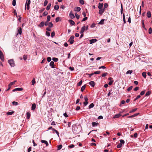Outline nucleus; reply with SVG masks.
Masks as SVG:
<instances>
[{
    "label": "nucleus",
    "mask_w": 152,
    "mask_h": 152,
    "mask_svg": "<svg viewBox=\"0 0 152 152\" xmlns=\"http://www.w3.org/2000/svg\"><path fill=\"white\" fill-rule=\"evenodd\" d=\"M75 147L74 145L73 144L70 145H69V148H72Z\"/></svg>",
    "instance_id": "nucleus-64"
},
{
    "label": "nucleus",
    "mask_w": 152,
    "mask_h": 152,
    "mask_svg": "<svg viewBox=\"0 0 152 152\" xmlns=\"http://www.w3.org/2000/svg\"><path fill=\"white\" fill-rule=\"evenodd\" d=\"M69 22L70 23V24L71 25H74L75 24V23L72 20H69Z\"/></svg>",
    "instance_id": "nucleus-12"
},
{
    "label": "nucleus",
    "mask_w": 152,
    "mask_h": 152,
    "mask_svg": "<svg viewBox=\"0 0 152 152\" xmlns=\"http://www.w3.org/2000/svg\"><path fill=\"white\" fill-rule=\"evenodd\" d=\"M45 25V23L44 22L42 21V22L38 26L39 27H43Z\"/></svg>",
    "instance_id": "nucleus-19"
},
{
    "label": "nucleus",
    "mask_w": 152,
    "mask_h": 152,
    "mask_svg": "<svg viewBox=\"0 0 152 152\" xmlns=\"http://www.w3.org/2000/svg\"><path fill=\"white\" fill-rule=\"evenodd\" d=\"M47 61L48 62H50L51 60V58L50 57H48L47 58Z\"/></svg>",
    "instance_id": "nucleus-55"
},
{
    "label": "nucleus",
    "mask_w": 152,
    "mask_h": 152,
    "mask_svg": "<svg viewBox=\"0 0 152 152\" xmlns=\"http://www.w3.org/2000/svg\"><path fill=\"white\" fill-rule=\"evenodd\" d=\"M133 71L132 70H128V71L126 72V74H132V72Z\"/></svg>",
    "instance_id": "nucleus-33"
},
{
    "label": "nucleus",
    "mask_w": 152,
    "mask_h": 152,
    "mask_svg": "<svg viewBox=\"0 0 152 152\" xmlns=\"http://www.w3.org/2000/svg\"><path fill=\"white\" fill-rule=\"evenodd\" d=\"M51 5V3H49L48 4V5L47 7V8H46V10H49L50 9Z\"/></svg>",
    "instance_id": "nucleus-24"
},
{
    "label": "nucleus",
    "mask_w": 152,
    "mask_h": 152,
    "mask_svg": "<svg viewBox=\"0 0 152 152\" xmlns=\"http://www.w3.org/2000/svg\"><path fill=\"white\" fill-rule=\"evenodd\" d=\"M86 87V85H85L82 86V87L81 88V91L83 92L85 89Z\"/></svg>",
    "instance_id": "nucleus-29"
},
{
    "label": "nucleus",
    "mask_w": 152,
    "mask_h": 152,
    "mask_svg": "<svg viewBox=\"0 0 152 152\" xmlns=\"http://www.w3.org/2000/svg\"><path fill=\"white\" fill-rule=\"evenodd\" d=\"M48 14V12L46 11H45L43 14V16H45L47 15Z\"/></svg>",
    "instance_id": "nucleus-53"
},
{
    "label": "nucleus",
    "mask_w": 152,
    "mask_h": 152,
    "mask_svg": "<svg viewBox=\"0 0 152 152\" xmlns=\"http://www.w3.org/2000/svg\"><path fill=\"white\" fill-rule=\"evenodd\" d=\"M79 2L80 4H82V5L84 4V1L83 0H80Z\"/></svg>",
    "instance_id": "nucleus-45"
},
{
    "label": "nucleus",
    "mask_w": 152,
    "mask_h": 152,
    "mask_svg": "<svg viewBox=\"0 0 152 152\" xmlns=\"http://www.w3.org/2000/svg\"><path fill=\"white\" fill-rule=\"evenodd\" d=\"M84 99L85 102H83V104L85 106H86L87 105L88 103V98L87 96V95H85L84 96Z\"/></svg>",
    "instance_id": "nucleus-4"
},
{
    "label": "nucleus",
    "mask_w": 152,
    "mask_h": 152,
    "mask_svg": "<svg viewBox=\"0 0 152 152\" xmlns=\"http://www.w3.org/2000/svg\"><path fill=\"white\" fill-rule=\"evenodd\" d=\"M142 75L145 78L146 77V72H143L142 74Z\"/></svg>",
    "instance_id": "nucleus-27"
},
{
    "label": "nucleus",
    "mask_w": 152,
    "mask_h": 152,
    "mask_svg": "<svg viewBox=\"0 0 152 152\" xmlns=\"http://www.w3.org/2000/svg\"><path fill=\"white\" fill-rule=\"evenodd\" d=\"M120 141L121 142L120 143H121L122 144H124V143H125V142L123 140H120Z\"/></svg>",
    "instance_id": "nucleus-54"
},
{
    "label": "nucleus",
    "mask_w": 152,
    "mask_h": 152,
    "mask_svg": "<svg viewBox=\"0 0 152 152\" xmlns=\"http://www.w3.org/2000/svg\"><path fill=\"white\" fill-rule=\"evenodd\" d=\"M46 34L48 37L50 36V33L47 31H46Z\"/></svg>",
    "instance_id": "nucleus-57"
},
{
    "label": "nucleus",
    "mask_w": 152,
    "mask_h": 152,
    "mask_svg": "<svg viewBox=\"0 0 152 152\" xmlns=\"http://www.w3.org/2000/svg\"><path fill=\"white\" fill-rule=\"evenodd\" d=\"M147 16L148 18H150L151 17V14L150 11H148L147 13Z\"/></svg>",
    "instance_id": "nucleus-22"
},
{
    "label": "nucleus",
    "mask_w": 152,
    "mask_h": 152,
    "mask_svg": "<svg viewBox=\"0 0 152 152\" xmlns=\"http://www.w3.org/2000/svg\"><path fill=\"white\" fill-rule=\"evenodd\" d=\"M41 142L42 143H45V144L46 145V146H48V142L46 140H42L41 141Z\"/></svg>",
    "instance_id": "nucleus-16"
},
{
    "label": "nucleus",
    "mask_w": 152,
    "mask_h": 152,
    "mask_svg": "<svg viewBox=\"0 0 152 152\" xmlns=\"http://www.w3.org/2000/svg\"><path fill=\"white\" fill-rule=\"evenodd\" d=\"M50 66H51V67L53 68H55V67L54 66V62L53 61H51L50 64Z\"/></svg>",
    "instance_id": "nucleus-13"
},
{
    "label": "nucleus",
    "mask_w": 152,
    "mask_h": 152,
    "mask_svg": "<svg viewBox=\"0 0 152 152\" xmlns=\"http://www.w3.org/2000/svg\"><path fill=\"white\" fill-rule=\"evenodd\" d=\"M16 2L15 0H13L12 1V5L13 6H15L16 5Z\"/></svg>",
    "instance_id": "nucleus-50"
},
{
    "label": "nucleus",
    "mask_w": 152,
    "mask_h": 152,
    "mask_svg": "<svg viewBox=\"0 0 152 152\" xmlns=\"http://www.w3.org/2000/svg\"><path fill=\"white\" fill-rule=\"evenodd\" d=\"M86 27L85 26H83L81 28V31H80V33L82 34L83 33L86 29Z\"/></svg>",
    "instance_id": "nucleus-7"
},
{
    "label": "nucleus",
    "mask_w": 152,
    "mask_h": 152,
    "mask_svg": "<svg viewBox=\"0 0 152 152\" xmlns=\"http://www.w3.org/2000/svg\"><path fill=\"white\" fill-rule=\"evenodd\" d=\"M145 90H144L142 91L140 93V95L142 96L145 93Z\"/></svg>",
    "instance_id": "nucleus-37"
},
{
    "label": "nucleus",
    "mask_w": 152,
    "mask_h": 152,
    "mask_svg": "<svg viewBox=\"0 0 152 152\" xmlns=\"http://www.w3.org/2000/svg\"><path fill=\"white\" fill-rule=\"evenodd\" d=\"M31 82L32 83V85H34L36 82L35 78H34L33 79Z\"/></svg>",
    "instance_id": "nucleus-41"
},
{
    "label": "nucleus",
    "mask_w": 152,
    "mask_h": 152,
    "mask_svg": "<svg viewBox=\"0 0 152 152\" xmlns=\"http://www.w3.org/2000/svg\"><path fill=\"white\" fill-rule=\"evenodd\" d=\"M122 145L121 143H119L118 144L117 146V147L118 148H120L121 147H122Z\"/></svg>",
    "instance_id": "nucleus-35"
},
{
    "label": "nucleus",
    "mask_w": 152,
    "mask_h": 152,
    "mask_svg": "<svg viewBox=\"0 0 152 152\" xmlns=\"http://www.w3.org/2000/svg\"><path fill=\"white\" fill-rule=\"evenodd\" d=\"M152 32V29L151 27L150 28H149V30H148V33L149 34H151Z\"/></svg>",
    "instance_id": "nucleus-46"
},
{
    "label": "nucleus",
    "mask_w": 152,
    "mask_h": 152,
    "mask_svg": "<svg viewBox=\"0 0 152 152\" xmlns=\"http://www.w3.org/2000/svg\"><path fill=\"white\" fill-rule=\"evenodd\" d=\"M104 11V9H100L99 11V13L100 15H102Z\"/></svg>",
    "instance_id": "nucleus-10"
},
{
    "label": "nucleus",
    "mask_w": 152,
    "mask_h": 152,
    "mask_svg": "<svg viewBox=\"0 0 152 152\" xmlns=\"http://www.w3.org/2000/svg\"><path fill=\"white\" fill-rule=\"evenodd\" d=\"M8 62L11 67H14L15 66L14 61L13 59L8 60Z\"/></svg>",
    "instance_id": "nucleus-2"
},
{
    "label": "nucleus",
    "mask_w": 152,
    "mask_h": 152,
    "mask_svg": "<svg viewBox=\"0 0 152 152\" xmlns=\"http://www.w3.org/2000/svg\"><path fill=\"white\" fill-rule=\"evenodd\" d=\"M27 56L26 55H24L23 56V59L25 60H26L27 59Z\"/></svg>",
    "instance_id": "nucleus-63"
},
{
    "label": "nucleus",
    "mask_w": 152,
    "mask_h": 152,
    "mask_svg": "<svg viewBox=\"0 0 152 152\" xmlns=\"http://www.w3.org/2000/svg\"><path fill=\"white\" fill-rule=\"evenodd\" d=\"M104 19H102L101 20L100 22L99 23V24H102L104 23Z\"/></svg>",
    "instance_id": "nucleus-39"
},
{
    "label": "nucleus",
    "mask_w": 152,
    "mask_h": 152,
    "mask_svg": "<svg viewBox=\"0 0 152 152\" xmlns=\"http://www.w3.org/2000/svg\"><path fill=\"white\" fill-rule=\"evenodd\" d=\"M69 15L71 19H73L75 18V16L72 11L70 12Z\"/></svg>",
    "instance_id": "nucleus-8"
},
{
    "label": "nucleus",
    "mask_w": 152,
    "mask_h": 152,
    "mask_svg": "<svg viewBox=\"0 0 152 152\" xmlns=\"http://www.w3.org/2000/svg\"><path fill=\"white\" fill-rule=\"evenodd\" d=\"M108 74L107 73H103L102 74V77H104L106 76Z\"/></svg>",
    "instance_id": "nucleus-47"
},
{
    "label": "nucleus",
    "mask_w": 152,
    "mask_h": 152,
    "mask_svg": "<svg viewBox=\"0 0 152 152\" xmlns=\"http://www.w3.org/2000/svg\"><path fill=\"white\" fill-rule=\"evenodd\" d=\"M132 88L133 86H130V87H129L127 88V91H129L132 89Z\"/></svg>",
    "instance_id": "nucleus-52"
},
{
    "label": "nucleus",
    "mask_w": 152,
    "mask_h": 152,
    "mask_svg": "<svg viewBox=\"0 0 152 152\" xmlns=\"http://www.w3.org/2000/svg\"><path fill=\"white\" fill-rule=\"evenodd\" d=\"M95 26V24L94 23H92L91 25V28H94Z\"/></svg>",
    "instance_id": "nucleus-62"
},
{
    "label": "nucleus",
    "mask_w": 152,
    "mask_h": 152,
    "mask_svg": "<svg viewBox=\"0 0 152 152\" xmlns=\"http://www.w3.org/2000/svg\"><path fill=\"white\" fill-rule=\"evenodd\" d=\"M137 110V108H134L133 110H132L131 111L129 112V113H132V112H134L135 111Z\"/></svg>",
    "instance_id": "nucleus-43"
},
{
    "label": "nucleus",
    "mask_w": 152,
    "mask_h": 152,
    "mask_svg": "<svg viewBox=\"0 0 152 152\" xmlns=\"http://www.w3.org/2000/svg\"><path fill=\"white\" fill-rule=\"evenodd\" d=\"M100 73V72L99 71L94 72V74H99Z\"/></svg>",
    "instance_id": "nucleus-60"
},
{
    "label": "nucleus",
    "mask_w": 152,
    "mask_h": 152,
    "mask_svg": "<svg viewBox=\"0 0 152 152\" xmlns=\"http://www.w3.org/2000/svg\"><path fill=\"white\" fill-rule=\"evenodd\" d=\"M31 3V1L30 0H28H28H27L26 2V3L25 6V9L26 8V7L27 6V10H29L30 9V5Z\"/></svg>",
    "instance_id": "nucleus-1"
},
{
    "label": "nucleus",
    "mask_w": 152,
    "mask_h": 152,
    "mask_svg": "<svg viewBox=\"0 0 152 152\" xmlns=\"http://www.w3.org/2000/svg\"><path fill=\"white\" fill-rule=\"evenodd\" d=\"M52 130L53 131V133H54L55 132L58 135V137L59 136V132L57 130L54 129H52Z\"/></svg>",
    "instance_id": "nucleus-17"
},
{
    "label": "nucleus",
    "mask_w": 152,
    "mask_h": 152,
    "mask_svg": "<svg viewBox=\"0 0 152 152\" xmlns=\"http://www.w3.org/2000/svg\"><path fill=\"white\" fill-rule=\"evenodd\" d=\"M92 126L93 127L95 126H97L99 125V123H98L96 122H92Z\"/></svg>",
    "instance_id": "nucleus-21"
},
{
    "label": "nucleus",
    "mask_w": 152,
    "mask_h": 152,
    "mask_svg": "<svg viewBox=\"0 0 152 152\" xmlns=\"http://www.w3.org/2000/svg\"><path fill=\"white\" fill-rule=\"evenodd\" d=\"M36 104H35L34 103L32 104V106L31 107V110H34L36 108Z\"/></svg>",
    "instance_id": "nucleus-23"
},
{
    "label": "nucleus",
    "mask_w": 152,
    "mask_h": 152,
    "mask_svg": "<svg viewBox=\"0 0 152 152\" xmlns=\"http://www.w3.org/2000/svg\"><path fill=\"white\" fill-rule=\"evenodd\" d=\"M60 20V18L59 17H57L56 19V22H58Z\"/></svg>",
    "instance_id": "nucleus-56"
},
{
    "label": "nucleus",
    "mask_w": 152,
    "mask_h": 152,
    "mask_svg": "<svg viewBox=\"0 0 152 152\" xmlns=\"http://www.w3.org/2000/svg\"><path fill=\"white\" fill-rule=\"evenodd\" d=\"M89 84L92 87H94L95 86V83L94 81H91L89 82Z\"/></svg>",
    "instance_id": "nucleus-15"
},
{
    "label": "nucleus",
    "mask_w": 152,
    "mask_h": 152,
    "mask_svg": "<svg viewBox=\"0 0 152 152\" xmlns=\"http://www.w3.org/2000/svg\"><path fill=\"white\" fill-rule=\"evenodd\" d=\"M59 8V7L58 5H55L54 7V9L56 10H58Z\"/></svg>",
    "instance_id": "nucleus-30"
},
{
    "label": "nucleus",
    "mask_w": 152,
    "mask_h": 152,
    "mask_svg": "<svg viewBox=\"0 0 152 152\" xmlns=\"http://www.w3.org/2000/svg\"><path fill=\"white\" fill-rule=\"evenodd\" d=\"M57 150H59L61 149L62 147V145H59L57 146Z\"/></svg>",
    "instance_id": "nucleus-26"
},
{
    "label": "nucleus",
    "mask_w": 152,
    "mask_h": 152,
    "mask_svg": "<svg viewBox=\"0 0 152 152\" xmlns=\"http://www.w3.org/2000/svg\"><path fill=\"white\" fill-rule=\"evenodd\" d=\"M75 15L77 19H78L80 18V15L77 14V13H75Z\"/></svg>",
    "instance_id": "nucleus-36"
},
{
    "label": "nucleus",
    "mask_w": 152,
    "mask_h": 152,
    "mask_svg": "<svg viewBox=\"0 0 152 152\" xmlns=\"http://www.w3.org/2000/svg\"><path fill=\"white\" fill-rule=\"evenodd\" d=\"M97 40L96 39H93L90 40V44H92L97 41Z\"/></svg>",
    "instance_id": "nucleus-14"
},
{
    "label": "nucleus",
    "mask_w": 152,
    "mask_h": 152,
    "mask_svg": "<svg viewBox=\"0 0 152 152\" xmlns=\"http://www.w3.org/2000/svg\"><path fill=\"white\" fill-rule=\"evenodd\" d=\"M50 15H48L47 16V21H49L50 19Z\"/></svg>",
    "instance_id": "nucleus-49"
},
{
    "label": "nucleus",
    "mask_w": 152,
    "mask_h": 152,
    "mask_svg": "<svg viewBox=\"0 0 152 152\" xmlns=\"http://www.w3.org/2000/svg\"><path fill=\"white\" fill-rule=\"evenodd\" d=\"M55 35V33L54 31H53L51 34V37H53Z\"/></svg>",
    "instance_id": "nucleus-59"
},
{
    "label": "nucleus",
    "mask_w": 152,
    "mask_h": 152,
    "mask_svg": "<svg viewBox=\"0 0 152 152\" xmlns=\"http://www.w3.org/2000/svg\"><path fill=\"white\" fill-rule=\"evenodd\" d=\"M23 88H15L12 90L13 92H15L16 91H21L23 90Z\"/></svg>",
    "instance_id": "nucleus-9"
},
{
    "label": "nucleus",
    "mask_w": 152,
    "mask_h": 152,
    "mask_svg": "<svg viewBox=\"0 0 152 152\" xmlns=\"http://www.w3.org/2000/svg\"><path fill=\"white\" fill-rule=\"evenodd\" d=\"M103 3H99V4L98 8L99 9H100L102 8L103 6Z\"/></svg>",
    "instance_id": "nucleus-18"
},
{
    "label": "nucleus",
    "mask_w": 152,
    "mask_h": 152,
    "mask_svg": "<svg viewBox=\"0 0 152 152\" xmlns=\"http://www.w3.org/2000/svg\"><path fill=\"white\" fill-rule=\"evenodd\" d=\"M30 117V113L28 112L26 113V118L27 119H29Z\"/></svg>",
    "instance_id": "nucleus-28"
},
{
    "label": "nucleus",
    "mask_w": 152,
    "mask_h": 152,
    "mask_svg": "<svg viewBox=\"0 0 152 152\" xmlns=\"http://www.w3.org/2000/svg\"><path fill=\"white\" fill-rule=\"evenodd\" d=\"M151 94V92L150 91H148L145 94V96H148L149 95Z\"/></svg>",
    "instance_id": "nucleus-32"
},
{
    "label": "nucleus",
    "mask_w": 152,
    "mask_h": 152,
    "mask_svg": "<svg viewBox=\"0 0 152 152\" xmlns=\"http://www.w3.org/2000/svg\"><path fill=\"white\" fill-rule=\"evenodd\" d=\"M107 6H108L107 4V3H105L104 4V9L106 8H107Z\"/></svg>",
    "instance_id": "nucleus-58"
},
{
    "label": "nucleus",
    "mask_w": 152,
    "mask_h": 152,
    "mask_svg": "<svg viewBox=\"0 0 152 152\" xmlns=\"http://www.w3.org/2000/svg\"><path fill=\"white\" fill-rule=\"evenodd\" d=\"M48 3V1L47 0H45V1L44 4V6H45L47 5Z\"/></svg>",
    "instance_id": "nucleus-42"
},
{
    "label": "nucleus",
    "mask_w": 152,
    "mask_h": 152,
    "mask_svg": "<svg viewBox=\"0 0 152 152\" xmlns=\"http://www.w3.org/2000/svg\"><path fill=\"white\" fill-rule=\"evenodd\" d=\"M53 24L52 23V22H50L48 24V26L49 27L51 28L53 27Z\"/></svg>",
    "instance_id": "nucleus-31"
},
{
    "label": "nucleus",
    "mask_w": 152,
    "mask_h": 152,
    "mask_svg": "<svg viewBox=\"0 0 152 152\" xmlns=\"http://www.w3.org/2000/svg\"><path fill=\"white\" fill-rule=\"evenodd\" d=\"M74 38L75 37L74 36L72 35L71 36L68 42H69L71 44H73L74 42Z\"/></svg>",
    "instance_id": "nucleus-3"
},
{
    "label": "nucleus",
    "mask_w": 152,
    "mask_h": 152,
    "mask_svg": "<svg viewBox=\"0 0 152 152\" xmlns=\"http://www.w3.org/2000/svg\"><path fill=\"white\" fill-rule=\"evenodd\" d=\"M52 59L55 62H57L58 60V58H53Z\"/></svg>",
    "instance_id": "nucleus-38"
},
{
    "label": "nucleus",
    "mask_w": 152,
    "mask_h": 152,
    "mask_svg": "<svg viewBox=\"0 0 152 152\" xmlns=\"http://www.w3.org/2000/svg\"><path fill=\"white\" fill-rule=\"evenodd\" d=\"M82 83V80H80L78 83L77 84V85L78 86H80L81 85Z\"/></svg>",
    "instance_id": "nucleus-48"
},
{
    "label": "nucleus",
    "mask_w": 152,
    "mask_h": 152,
    "mask_svg": "<svg viewBox=\"0 0 152 152\" xmlns=\"http://www.w3.org/2000/svg\"><path fill=\"white\" fill-rule=\"evenodd\" d=\"M18 29V34H20L21 35L22 34V29L21 27H18L17 28Z\"/></svg>",
    "instance_id": "nucleus-6"
},
{
    "label": "nucleus",
    "mask_w": 152,
    "mask_h": 152,
    "mask_svg": "<svg viewBox=\"0 0 152 152\" xmlns=\"http://www.w3.org/2000/svg\"><path fill=\"white\" fill-rule=\"evenodd\" d=\"M94 106V104L93 103H92L91 104L88 106V108L89 109H90L91 108L93 107Z\"/></svg>",
    "instance_id": "nucleus-25"
},
{
    "label": "nucleus",
    "mask_w": 152,
    "mask_h": 152,
    "mask_svg": "<svg viewBox=\"0 0 152 152\" xmlns=\"http://www.w3.org/2000/svg\"><path fill=\"white\" fill-rule=\"evenodd\" d=\"M12 104L15 106L17 105L18 104V103L17 102L14 101L13 102H12Z\"/></svg>",
    "instance_id": "nucleus-44"
},
{
    "label": "nucleus",
    "mask_w": 152,
    "mask_h": 152,
    "mask_svg": "<svg viewBox=\"0 0 152 152\" xmlns=\"http://www.w3.org/2000/svg\"><path fill=\"white\" fill-rule=\"evenodd\" d=\"M13 113V111L8 112L7 113V115H12Z\"/></svg>",
    "instance_id": "nucleus-34"
},
{
    "label": "nucleus",
    "mask_w": 152,
    "mask_h": 152,
    "mask_svg": "<svg viewBox=\"0 0 152 152\" xmlns=\"http://www.w3.org/2000/svg\"><path fill=\"white\" fill-rule=\"evenodd\" d=\"M139 114V113L134 114L133 115H132V118L135 117L138 115Z\"/></svg>",
    "instance_id": "nucleus-40"
},
{
    "label": "nucleus",
    "mask_w": 152,
    "mask_h": 152,
    "mask_svg": "<svg viewBox=\"0 0 152 152\" xmlns=\"http://www.w3.org/2000/svg\"><path fill=\"white\" fill-rule=\"evenodd\" d=\"M113 80H110L109 82L108 83V84L109 85H111L112 83H113Z\"/></svg>",
    "instance_id": "nucleus-61"
},
{
    "label": "nucleus",
    "mask_w": 152,
    "mask_h": 152,
    "mask_svg": "<svg viewBox=\"0 0 152 152\" xmlns=\"http://www.w3.org/2000/svg\"><path fill=\"white\" fill-rule=\"evenodd\" d=\"M121 116V115L120 114H118L115 115L114 118H118Z\"/></svg>",
    "instance_id": "nucleus-20"
},
{
    "label": "nucleus",
    "mask_w": 152,
    "mask_h": 152,
    "mask_svg": "<svg viewBox=\"0 0 152 152\" xmlns=\"http://www.w3.org/2000/svg\"><path fill=\"white\" fill-rule=\"evenodd\" d=\"M0 58L1 60V61H4V55L2 52L0 50Z\"/></svg>",
    "instance_id": "nucleus-5"
},
{
    "label": "nucleus",
    "mask_w": 152,
    "mask_h": 152,
    "mask_svg": "<svg viewBox=\"0 0 152 152\" xmlns=\"http://www.w3.org/2000/svg\"><path fill=\"white\" fill-rule=\"evenodd\" d=\"M81 10V8L79 7H75L74 9V11H75L79 12Z\"/></svg>",
    "instance_id": "nucleus-11"
},
{
    "label": "nucleus",
    "mask_w": 152,
    "mask_h": 152,
    "mask_svg": "<svg viewBox=\"0 0 152 152\" xmlns=\"http://www.w3.org/2000/svg\"><path fill=\"white\" fill-rule=\"evenodd\" d=\"M16 82V81L15 80V81H14V82H11L9 85H10L11 86H12V85H14L15 83Z\"/></svg>",
    "instance_id": "nucleus-51"
}]
</instances>
